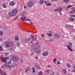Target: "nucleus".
Wrapping results in <instances>:
<instances>
[{"label": "nucleus", "instance_id": "obj_1", "mask_svg": "<svg viewBox=\"0 0 75 75\" xmlns=\"http://www.w3.org/2000/svg\"><path fill=\"white\" fill-rule=\"evenodd\" d=\"M31 50L33 51L36 54L40 53L41 51L40 45L37 44H33L31 47Z\"/></svg>", "mask_w": 75, "mask_h": 75}, {"label": "nucleus", "instance_id": "obj_2", "mask_svg": "<svg viewBox=\"0 0 75 75\" xmlns=\"http://www.w3.org/2000/svg\"><path fill=\"white\" fill-rule=\"evenodd\" d=\"M18 9L16 8L14 9L12 11L9 13V15L10 17L15 16L18 13Z\"/></svg>", "mask_w": 75, "mask_h": 75}, {"label": "nucleus", "instance_id": "obj_3", "mask_svg": "<svg viewBox=\"0 0 75 75\" xmlns=\"http://www.w3.org/2000/svg\"><path fill=\"white\" fill-rule=\"evenodd\" d=\"M4 44H5V47L7 48H10V47H13V42L11 41L5 42Z\"/></svg>", "mask_w": 75, "mask_h": 75}, {"label": "nucleus", "instance_id": "obj_4", "mask_svg": "<svg viewBox=\"0 0 75 75\" xmlns=\"http://www.w3.org/2000/svg\"><path fill=\"white\" fill-rule=\"evenodd\" d=\"M72 46V43L71 42H69L68 44V45L66 46L69 50L71 52L73 51V50L71 48Z\"/></svg>", "mask_w": 75, "mask_h": 75}, {"label": "nucleus", "instance_id": "obj_5", "mask_svg": "<svg viewBox=\"0 0 75 75\" xmlns=\"http://www.w3.org/2000/svg\"><path fill=\"white\" fill-rule=\"evenodd\" d=\"M27 6L28 7H31L34 6V3H33V1H30L27 3Z\"/></svg>", "mask_w": 75, "mask_h": 75}, {"label": "nucleus", "instance_id": "obj_6", "mask_svg": "<svg viewBox=\"0 0 75 75\" xmlns=\"http://www.w3.org/2000/svg\"><path fill=\"white\" fill-rule=\"evenodd\" d=\"M11 60H14V61H18L19 59V58H18L17 56H13L11 57Z\"/></svg>", "mask_w": 75, "mask_h": 75}, {"label": "nucleus", "instance_id": "obj_7", "mask_svg": "<svg viewBox=\"0 0 75 75\" xmlns=\"http://www.w3.org/2000/svg\"><path fill=\"white\" fill-rule=\"evenodd\" d=\"M30 40H31V38H27L24 39L23 42L25 43H28V42H30Z\"/></svg>", "mask_w": 75, "mask_h": 75}, {"label": "nucleus", "instance_id": "obj_8", "mask_svg": "<svg viewBox=\"0 0 75 75\" xmlns=\"http://www.w3.org/2000/svg\"><path fill=\"white\" fill-rule=\"evenodd\" d=\"M49 53L48 51H45L42 53V55L43 57H46V56H47L48 55Z\"/></svg>", "mask_w": 75, "mask_h": 75}, {"label": "nucleus", "instance_id": "obj_9", "mask_svg": "<svg viewBox=\"0 0 75 75\" xmlns=\"http://www.w3.org/2000/svg\"><path fill=\"white\" fill-rule=\"evenodd\" d=\"M75 13V8L74 7L73 8V10L69 12V14H74Z\"/></svg>", "mask_w": 75, "mask_h": 75}, {"label": "nucleus", "instance_id": "obj_10", "mask_svg": "<svg viewBox=\"0 0 75 75\" xmlns=\"http://www.w3.org/2000/svg\"><path fill=\"white\" fill-rule=\"evenodd\" d=\"M65 27L67 28H71V27L73 28V27H74V26L72 25H68L67 24H66L65 25Z\"/></svg>", "mask_w": 75, "mask_h": 75}, {"label": "nucleus", "instance_id": "obj_11", "mask_svg": "<svg viewBox=\"0 0 75 75\" xmlns=\"http://www.w3.org/2000/svg\"><path fill=\"white\" fill-rule=\"evenodd\" d=\"M4 65L6 68H9V69L11 68V67H12V66L11 67L10 65H8L7 64H4Z\"/></svg>", "mask_w": 75, "mask_h": 75}, {"label": "nucleus", "instance_id": "obj_12", "mask_svg": "<svg viewBox=\"0 0 75 75\" xmlns=\"http://www.w3.org/2000/svg\"><path fill=\"white\" fill-rule=\"evenodd\" d=\"M62 9L61 8H59L56 9L54 10V11H62Z\"/></svg>", "mask_w": 75, "mask_h": 75}, {"label": "nucleus", "instance_id": "obj_13", "mask_svg": "<svg viewBox=\"0 0 75 75\" xmlns=\"http://www.w3.org/2000/svg\"><path fill=\"white\" fill-rule=\"evenodd\" d=\"M0 58L2 62H6V59L4 58V57H1Z\"/></svg>", "mask_w": 75, "mask_h": 75}, {"label": "nucleus", "instance_id": "obj_14", "mask_svg": "<svg viewBox=\"0 0 75 75\" xmlns=\"http://www.w3.org/2000/svg\"><path fill=\"white\" fill-rule=\"evenodd\" d=\"M26 19V17L24 16H23V17L21 18L22 21H24Z\"/></svg>", "mask_w": 75, "mask_h": 75}, {"label": "nucleus", "instance_id": "obj_15", "mask_svg": "<svg viewBox=\"0 0 75 75\" xmlns=\"http://www.w3.org/2000/svg\"><path fill=\"white\" fill-rule=\"evenodd\" d=\"M17 66V64L16 63H13L11 65L12 67H16Z\"/></svg>", "mask_w": 75, "mask_h": 75}, {"label": "nucleus", "instance_id": "obj_16", "mask_svg": "<svg viewBox=\"0 0 75 75\" xmlns=\"http://www.w3.org/2000/svg\"><path fill=\"white\" fill-rule=\"evenodd\" d=\"M69 19L70 21H74V18L72 17H69Z\"/></svg>", "mask_w": 75, "mask_h": 75}, {"label": "nucleus", "instance_id": "obj_17", "mask_svg": "<svg viewBox=\"0 0 75 75\" xmlns=\"http://www.w3.org/2000/svg\"><path fill=\"white\" fill-rule=\"evenodd\" d=\"M9 5L10 6H14V5H15V4L13 1L9 3Z\"/></svg>", "mask_w": 75, "mask_h": 75}, {"label": "nucleus", "instance_id": "obj_18", "mask_svg": "<svg viewBox=\"0 0 75 75\" xmlns=\"http://www.w3.org/2000/svg\"><path fill=\"white\" fill-rule=\"evenodd\" d=\"M26 21H29L28 23H30H30L31 24H33V23L31 22V21L28 19H26Z\"/></svg>", "mask_w": 75, "mask_h": 75}, {"label": "nucleus", "instance_id": "obj_19", "mask_svg": "<svg viewBox=\"0 0 75 75\" xmlns=\"http://www.w3.org/2000/svg\"><path fill=\"white\" fill-rule=\"evenodd\" d=\"M45 0H40L39 1V3L40 4H42L44 2Z\"/></svg>", "mask_w": 75, "mask_h": 75}, {"label": "nucleus", "instance_id": "obj_20", "mask_svg": "<svg viewBox=\"0 0 75 75\" xmlns=\"http://www.w3.org/2000/svg\"><path fill=\"white\" fill-rule=\"evenodd\" d=\"M59 35H57V34H55L54 35V36L55 38H59Z\"/></svg>", "mask_w": 75, "mask_h": 75}, {"label": "nucleus", "instance_id": "obj_21", "mask_svg": "<svg viewBox=\"0 0 75 75\" xmlns=\"http://www.w3.org/2000/svg\"><path fill=\"white\" fill-rule=\"evenodd\" d=\"M47 34L49 37H52V33H47Z\"/></svg>", "mask_w": 75, "mask_h": 75}, {"label": "nucleus", "instance_id": "obj_22", "mask_svg": "<svg viewBox=\"0 0 75 75\" xmlns=\"http://www.w3.org/2000/svg\"><path fill=\"white\" fill-rule=\"evenodd\" d=\"M15 40L16 41H18L19 40V38H18V36H16L15 38Z\"/></svg>", "mask_w": 75, "mask_h": 75}, {"label": "nucleus", "instance_id": "obj_23", "mask_svg": "<svg viewBox=\"0 0 75 75\" xmlns=\"http://www.w3.org/2000/svg\"><path fill=\"white\" fill-rule=\"evenodd\" d=\"M39 75H43V72L42 71H40L39 72Z\"/></svg>", "mask_w": 75, "mask_h": 75}, {"label": "nucleus", "instance_id": "obj_24", "mask_svg": "<svg viewBox=\"0 0 75 75\" xmlns=\"http://www.w3.org/2000/svg\"><path fill=\"white\" fill-rule=\"evenodd\" d=\"M7 64H8L9 65H10L11 64V60H9L8 62H7Z\"/></svg>", "mask_w": 75, "mask_h": 75}, {"label": "nucleus", "instance_id": "obj_25", "mask_svg": "<svg viewBox=\"0 0 75 75\" xmlns=\"http://www.w3.org/2000/svg\"><path fill=\"white\" fill-rule=\"evenodd\" d=\"M36 68L38 69H40V67L39 65H38L36 66Z\"/></svg>", "mask_w": 75, "mask_h": 75}, {"label": "nucleus", "instance_id": "obj_26", "mask_svg": "<svg viewBox=\"0 0 75 75\" xmlns=\"http://www.w3.org/2000/svg\"><path fill=\"white\" fill-rule=\"evenodd\" d=\"M67 65L68 68H71V65H70V64L69 63H67Z\"/></svg>", "mask_w": 75, "mask_h": 75}, {"label": "nucleus", "instance_id": "obj_27", "mask_svg": "<svg viewBox=\"0 0 75 75\" xmlns=\"http://www.w3.org/2000/svg\"><path fill=\"white\" fill-rule=\"evenodd\" d=\"M53 61L54 62H57V58H54L53 60Z\"/></svg>", "mask_w": 75, "mask_h": 75}, {"label": "nucleus", "instance_id": "obj_28", "mask_svg": "<svg viewBox=\"0 0 75 75\" xmlns=\"http://www.w3.org/2000/svg\"><path fill=\"white\" fill-rule=\"evenodd\" d=\"M44 3H45V4L46 5V6H47V4H48L49 3L48 1H45L44 2Z\"/></svg>", "mask_w": 75, "mask_h": 75}, {"label": "nucleus", "instance_id": "obj_29", "mask_svg": "<svg viewBox=\"0 0 75 75\" xmlns=\"http://www.w3.org/2000/svg\"><path fill=\"white\" fill-rule=\"evenodd\" d=\"M2 6L4 8H6L7 7V6L6 5H5L4 4H2Z\"/></svg>", "mask_w": 75, "mask_h": 75}, {"label": "nucleus", "instance_id": "obj_30", "mask_svg": "<svg viewBox=\"0 0 75 75\" xmlns=\"http://www.w3.org/2000/svg\"><path fill=\"white\" fill-rule=\"evenodd\" d=\"M32 69H33V72L34 73V72H35V68L33 67L32 68Z\"/></svg>", "mask_w": 75, "mask_h": 75}, {"label": "nucleus", "instance_id": "obj_31", "mask_svg": "<svg viewBox=\"0 0 75 75\" xmlns=\"http://www.w3.org/2000/svg\"><path fill=\"white\" fill-rule=\"evenodd\" d=\"M30 68L29 67L27 68L26 70H25L26 72H27V71H29V70H30Z\"/></svg>", "mask_w": 75, "mask_h": 75}, {"label": "nucleus", "instance_id": "obj_32", "mask_svg": "<svg viewBox=\"0 0 75 75\" xmlns=\"http://www.w3.org/2000/svg\"><path fill=\"white\" fill-rule=\"evenodd\" d=\"M72 7V5H69L67 6V8H70V7Z\"/></svg>", "mask_w": 75, "mask_h": 75}, {"label": "nucleus", "instance_id": "obj_33", "mask_svg": "<svg viewBox=\"0 0 75 75\" xmlns=\"http://www.w3.org/2000/svg\"><path fill=\"white\" fill-rule=\"evenodd\" d=\"M3 31H0V35H3Z\"/></svg>", "mask_w": 75, "mask_h": 75}, {"label": "nucleus", "instance_id": "obj_34", "mask_svg": "<svg viewBox=\"0 0 75 75\" xmlns=\"http://www.w3.org/2000/svg\"><path fill=\"white\" fill-rule=\"evenodd\" d=\"M5 55H8L9 54L8 52H5L4 53Z\"/></svg>", "mask_w": 75, "mask_h": 75}, {"label": "nucleus", "instance_id": "obj_35", "mask_svg": "<svg viewBox=\"0 0 75 75\" xmlns=\"http://www.w3.org/2000/svg\"><path fill=\"white\" fill-rule=\"evenodd\" d=\"M32 40L33 41H37V38H33Z\"/></svg>", "mask_w": 75, "mask_h": 75}, {"label": "nucleus", "instance_id": "obj_36", "mask_svg": "<svg viewBox=\"0 0 75 75\" xmlns=\"http://www.w3.org/2000/svg\"><path fill=\"white\" fill-rule=\"evenodd\" d=\"M3 47L1 46H0V51H3Z\"/></svg>", "mask_w": 75, "mask_h": 75}, {"label": "nucleus", "instance_id": "obj_37", "mask_svg": "<svg viewBox=\"0 0 75 75\" xmlns=\"http://www.w3.org/2000/svg\"><path fill=\"white\" fill-rule=\"evenodd\" d=\"M0 74L1 75H3V72H2V71L1 70H0Z\"/></svg>", "mask_w": 75, "mask_h": 75}, {"label": "nucleus", "instance_id": "obj_38", "mask_svg": "<svg viewBox=\"0 0 75 75\" xmlns=\"http://www.w3.org/2000/svg\"><path fill=\"white\" fill-rule=\"evenodd\" d=\"M63 71L64 72V74H66V70L65 69H63Z\"/></svg>", "mask_w": 75, "mask_h": 75}, {"label": "nucleus", "instance_id": "obj_39", "mask_svg": "<svg viewBox=\"0 0 75 75\" xmlns=\"http://www.w3.org/2000/svg\"><path fill=\"white\" fill-rule=\"evenodd\" d=\"M63 1H64V2H69V1L68 0H64Z\"/></svg>", "mask_w": 75, "mask_h": 75}, {"label": "nucleus", "instance_id": "obj_40", "mask_svg": "<svg viewBox=\"0 0 75 75\" xmlns=\"http://www.w3.org/2000/svg\"><path fill=\"white\" fill-rule=\"evenodd\" d=\"M47 6H51V4L48 3Z\"/></svg>", "mask_w": 75, "mask_h": 75}, {"label": "nucleus", "instance_id": "obj_41", "mask_svg": "<svg viewBox=\"0 0 75 75\" xmlns=\"http://www.w3.org/2000/svg\"><path fill=\"white\" fill-rule=\"evenodd\" d=\"M16 44L17 46H18V47H20V44H19V42L17 43Z\"/></svg>", "mask_w": 75, "mask_h": 75}, {"label": "nucleus", "instance_id": "obj_42", "mask_svg": "<svg viewBox=\"0 0 75 75\" xmlns=\"http://www.w3.org/2000/svg\"><path fill=\"white\" fill-rule=\"evenodd\" d=\"M10 17H10L9 16H7V19L8 20V19H9V18H10Z\"/></svg>", "mask_w": 75, "mask_h": 75}, {"label": "nucleus", "instance_id": "obj_43", "mask_svg": "<svg viewBox=\"0 0 75 75\" xmlns=\"http://www.w3.org/2000/svg\"><path fill=\"white\" fill-rule=\"evenodd\" d=\"M46 72H50V70H46L45 71Z\"/></svg>", "mask_w": 75, "mask_h": 75}, {"label": "nucleus", "instance_id": "obj_44", "mask_svg": "<svg viewBox=\"0 0 75 75\" xmlns=\"http://www.w3.org/2000/svg\"><path fill=\"white\" fill-rule=\"evenodd\" d=\"M53 39H52V38L50 39V42L51 41H53Z\"/></svg>", "mask_w": 75, "mask_h": 75}, {"label": "nucleus", "instance_id": "obj_45", "mask_svg": "<svg viewBox=\"0 0 75 75\" xmlns=\"http://www.w3.org/2000/svg\"><path fill=\"white\" fill-rule=\"evenodd\" d=\"M47 67H48V68H50L51 67V66H50V65H48Z\"/></svg>", "mask_w": 75, "mask_h": 75}, {"label": "nucleus", "instance_id": "obj_46", "mask_svg": "<svg viewBox=\"0 0 75 75\" xmlns=\"http://www.w3.org/2000/svg\"><path fill=\"white\" fill-rule=\"evenodd\" d=\"M4 29L5 30H7V27H5L4 28Z\"/></svg>", "mask_w": 75, "mask_h": 75}, {"label": "nucleus", "instance_id": "obj_47", "mask_svg": "<svg viewBox=\"0 0 75 75\" xmlns=\"http://www.w3.org/2000/svg\"><path fill=\"white\" fill-rule=\"evenodd\" d=\"M48 32H49L50 33H52V31L51 30H49Z\"/></svg>", "mask_w": 75, "mask_h": 75}, {"label": "nucleus", "instance_id": "obj_48", "mask_svg": "<svg viewBox=\"0 0 75 75\" xmlns=\"http://www.w3.org/2000/svg\"><path fill=\"white\" fill-rule=\"evenodd\" d=\"M70 17H75V15H71L70 16Z\"/></svg>", "mask_w": 75, "mask_h": 75}, {"label": "nucleus", "instance_id": "obj_49", "mask_svg": "<svg viewBox=\"0 0 75 75\" xmlns=\"http://www.w3.org/2000/svg\"><path fill=\"white\" fill-rule=\"evenodd\" d=\"M3 74L4 75H7V74H6V73L5 72L3 73Z\"/></svg>", "mask_w": 75, "mask_h": 75}, {"label": "nucleus", "instance_id": "obj_50", "mask_svg": "<svg viewBox=\"0 0 75 75\" xmlns=\"http://www.w3.org/2000/svg\"><path fill=\"white\" fill-rule=\"evenodd\" d=\"M5 58L6 59H8L9 58V57H5Z\"/></svg>", "mask_w": 75, "mask_h": 75}, {"label": "nucleus", "instance_id": "obj_51", "mask_svg": "<svg viewBox=\"0 0 75 75\" xmlns=\"http://www.w3.org/2000/svg\"><path fill=\"white\" fill-rule=\"evenodd\" d=\"M57 64H60V62H57Z\"/></svg>", "mask_w": 75, "mask_h": 75}, {"label": "nucleus", "instance_id": "obj_52", "mask_svg": "<svg viewBox=\"0 0 75 75\" xmlns=\"http://www.w3.org/2000/svg\"><path fill=\"white\" fill-rule=\"evenodd\" d=\"M71 72H75V70L71 71Z\"/></svg>", "mask_w": 75, "mask_h": 75}, {"label": "nucleus", "instance_id": "obj_53", "mask_svg": "<svg viewBox=\"0 0 75 75\" xmlns=\"http://www.w3.org/2000/svg\"><path fill=\"white\" fill-rule=\"evenodd\" d=\"M24 8H26V6H24Z\"/></svg>", "mask_w": 75, "mask_h": 75}, {"label": "nucleus", "instance_id": "obj_54", "mask_svg": "<svg viewBox=\"0 0 75 75\" xmlns=\"http://www.w3.org/2000/svg\"><path fill=\"white\" fill-rule=\"evenodd\" d=\"M42 37H44V34H42Z\"/></svg>", "mask_w": 75, "mask_h": 75}, {"label": "nucleus", "instance_id": "obj_55", "mask_svg": "<svg viewBox=\"0 0 75 75\" xmlns=\"http://www.w3.org/2000/svg\"><path fill=\"white\" fill-rule=\"evenodd\" d=\"M35 58V59H38V57H36Z\"/></svg>", "mask_w": 75, "mask_h": 75}, {"label": "nucleus", "instance_id": "obj_56", "mask_svg": "<svg viewBox=\"0 0 75 75\" xmlns=\"http://www.w3.org/2000/svg\"><path fill=\"white\" fill-rule=\"evenodd\" d=\"M18 17H16V18H15L14 19H17V18H18Z\"/></svg>", "mask_w": 75, "mask_h": 75}, {"label": "nucleus", "instance_id": "obj_57", "mask_svg": "<svg viewBox=\"0 0 75 75\" xmlns=\"http://www.w3.org/2000/svg\"><path fill=\"white\" fill-rule=\"evenodd\" d=\"M1 67L2 68H4V66H2Z\"/></svg>", "mask_w": 75, "mask_h": 75}, {"label": "nucleus", "instance_id": "obj_58", "mask_svg": "<svg viewBox=\"0 0 75 75\" xmlns=\"http://www.w3.org/2000/svg\"><path fill=\"white\" fill-rule=\"evenodd\" d=\"M33 54V53H32L30 54V56H31Z\"/></svg>", "mask_w": 75, "mask_h": 75}, {"label": "nucleus", "instance_id": "obj_59", "mask_svg": "<svg viewBox=\"0 0 75 75\" xmlns=\"http://www.w3.org/2000/svg\"><path fill=\"white\" fill-rule=\"evenodd\" d=\"M59 73H57L56 75H59Z\"/></svg>", "mask_w": 75, "mask_h": 75}, {"label": "nucleus", "instance_id": "obj_60", "mask_svg": "<svg viewBox=\"0 0 75 75\" xmlns=\"http://www.w3.org/2000/svg\"><path fill=\"white\" fill-rule=\"evenodd\" d=\"M20 61H21V62H23V60H22L21 59Z\"/></svg>", "mask_w": 75, "mask_h": 75}, {"label": "nucleus", "instance_id": "obj_61", "mask_svg": "<svg viewBox=\"0 0 75 75\" xmlns=\"http://www.w3.org/2000/svg\"><path fill=\"white\" fill-rule=\"evenodd\" d=\"M65 10H67V11L68 10V9L67 8H65Z\"/></svg>", "mask_w": 75, "mask_h": 75}, {"label": "nucleus", "instance_id": "obj_62", "mask_svg": "<svg viewBox=\"0 0 75 75\" xmlns=\"http://www.w3.org/2000/svg\"><path fill=\"white\" fill-rule=\"evenodd\" d=\"M1 40H2V39H1V38H0V41H1Z\"/></svg>", "mask_w": 75, "mask_h": 75}, {"label": "nucleus", "instance_id": "obj_63", "mask_svg": "<svg viewBox=\"0 0 75 75\" xmlns=\"http://www.w3.org/2000/svg\"><path fill=\"white\" fill-rule=\"evenodd\" d=\"M74 39L75 40V35L74 37Z\"/></svg>", "mask_w": 75, "mask_h": 75}, {"label": "nucleus", "instance_id": "obj_64", "mask_svg": "<svg viewBox=\"0 0 75 75\" xmlns=\"http://www.w3.org/2000/svg\"><path fill=\"white\" fill-rule=\"evenodd\" d=\"M59 60H61V58H59Z\"/></svg>", "mask_w": 75, "mask_h": 75}]
</instances>
